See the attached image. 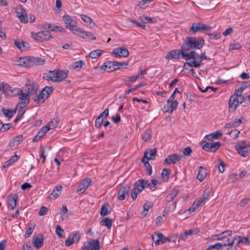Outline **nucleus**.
Listing matches in <instances>:
<instances>
[{
    "label": "nucleus",
    "instance_id": "nucleus-51",
    "mask_svg": "<svg viewBox=\"0 0 250 250\" xmlns=\"http://www.w3.org/2000/svg\"><path fill=\"white\" fill-rule=\"evenodd\" d=\"M12 126V123H7L3 124L0 129V131L1 132H4L7 130H8Z\"/></svg>",
    "mask_w": 250,
    "mask_h": 250
},
{
    "label": "nucleus",
    "instance_id": "nucleus-58",
    "mask_svg": "<svg viewBox=\"0 0 250 250\" xmlns=\"http://www.w3.org/2000/svg\"><path fill=\"white\" fill-rule=\"evenodd\" d=\"M108 213L107 209L106 207V206L105 205H103L102 207V208L101 209V212L100 214L101 216H105Z\"/></svg>",
    "mask_w": 250,
    "mask_h": 250
},
{
    "label": "nucleus",
    "instance_id": "nucleus-53",
    "mask_svg": "<svg viewBox=\"0 0 250 250\" xmlns=\"http://www.w3.org/2000/svg\"><path fill=\"white\" fill-rule=\"evenodd\" d=\"M175 55H176V50H172L171 51L168 52L167 53V54L166 56V58L168 60L175 58Z\"/></svg>",
    "mask_w": 250,
    "mask_h": 250
},
{
    "label": "nucleus",
    "instance_id": "nucleus-33",
    "mask_svg": "<svg viewBox=\"0 0 250 250\" xmlns=\"http://www.w3.org/2000/svg\"><path fill=\"white\" fill-rule=\"evenodd\" d=\"M178 192H179L177 189H174L172 190V192L171 193H170L169 194H168L166 197V200L167 202H170L172 201L177 196V195L178 194Z\"/></svg>",
    "mask_w": 250,
    "mask_h": 250
},
{
    "label": "nucleus",
    "instance_id": "nucleus-47",
    "mask_svg": "<svg viewBox=\"0 0 250 250\" xmlns=\"http://www.w3.org/2000/svg\"><path fill=\"white\" fill-rule=\"evenodd\" d=\"M56 232L59 237H62V238L64 237V230L61 228V227L60 226H57L56 227Z\"/></svg>",
    "mask_w": 250,
    "mask_h": 250
},
{
    "label": "nucleus",
    "instance_id": "nucleus-45",
    "mask_svg": "<svg viewBox=\"0 0 250 250\" xmlns=\"http://www.w3.org/2000/svg\"><path fill=\"white\" fill-rule=\"evenodd\" d=\"M86 34H87V31L83 30V29H82L80 28H78V29H76V30H75V34H77L83 38H86Z\"/></svg>",
    "mask_w": 250,
    "mask_h": 250
},
{
    "label": "nucleus",
    "instance_id": "nucleus-17",
    "mask_svg": "<svg viewBox=\"0 0 250 250\" xmlns=\"http://www.w3.org/2000/svg\"><path fill=\"white\" fill-rule=\"evenodd\" d=\"M176 55L175 59H179L181 56L182 58L185 59L186 60L188 61L191 60L190 52L189 53H186L187 50H184V49L181 48V50H175Z\"/></svg>",
    "mask_w": 250,
    "mask_h": 250
},
{
    "label": "nucleus",
    "instance_id": "nucleus-14",
    "mask_svg": "<svg viewBox=\"0 0 250 250\" xmlns=\"http://www.w3.org/2000/svg\"><path fill=\"white\" fill-rule=\"evenodd\" d=\"M91 183V179L89 178H87L81 182V184L79 185L77 192L80 194H82L84 192L85 190L89 187Z\"/></svg>",
    "mask_w": 250,
    "mask_h": 250
},
{
    "label": "nucleus",
    "instance_id": "nucleus-49",
    "mask_svg": "<svg viewBox=\"0 0 250 250\" xmlns=\"http://www.w3.org/2000/svg\"><path fill=\"white\" fill-rule=\"evenodd\" d=\"M63 20L64 21V22L66 23V24H68L71 23H75V21H73L71 17L68 15H64L62 17Z\"/></svg>",
    "mask_w": 250,
    "mask_h": 250
},
{
    "label": "nucleus",
    "instance_id": "nucleus-35",
    "mask_svg": "<svg viewBox=\"0 0 250 250\" xmlns=\"http://www.w3.org/2000/svg\"><path fill=\"white\" fill-rule=\"evenodd\" d=\"M103 52L101 49L93 50L89 53V56L92 59H96L101 55Z\"/></svg>",
    "mask_w": 250,
    "mask_h": 250
},
{
    "label": "nucleus",
    "instance_id": "nucleus-26",
    "mask_svg": "<svg viewBox=\"0 0 250 250\" xmlns=\"http://www.w3.org/2000/svg\"><path fill=\"white\" fill-rule=\"evenodd\" d=\"M14 94H17L19 96L20 101L29 100V98H28L29 95L26 91L23 92V90L20 88H16L14 89Z\"/></svg>",
    "mask_w": 250,
    "mask_h": 250
},
{
    "label": "nucleus",
    "instance_id": "nucleus-37",
    "mask_svg": "<svg viewBox=\"0 0 250 250\" xmlns=\"http://www.w3.org/2000/svg\"><path fill=\"white\" fill-rule=\"evenodd\" d=\"M112 220L108 218H105L100 222V225L103 226H106L110 229L112 226Z\"/></svg>",
    "mask_w": 250,
    "mask_h": 250
},
{
    "label": "nucleus",
    "instance_id": "nucleus-61",
    "mask_svg": "<svg viewBox=\"0 0 250 250\" xmlns=\"http://www.w3.org/2000/svg\"><path fill=\"white\" fill-rule=\"evenodd\" d=\"M150 208V206L149 204H148L147 203H146L144 205V210L142 212V213L144 215H146L147 214L148 210Z\"/></svg>",
    "mask_w": 250,
    "mask_h": 250
},
{
    "label": "nucleus",
    "instance_id": "nucleus-2",
    "mask_svg": "<svg viewBox=\"0 0 250 250\" xmlns=\"http://www.w3.org/2000/svg\"><path fill=\"white\" fill-rule=\"evenodd\" d=\"M190 58L192 60L187 62V64L191 67H198L203 65L202 60H209L210 58L206 55V52L202 53L201 55L198 54L195 51H190Z\"/></svg>",
    "mask_w": 250,
    "mask_h": 250
},
{
    "label": "nucleus",
    "instance_id": "nucleus-40",
    "mask_svg": "<svg viewBox=\"0 0 250 250\" xmlns=\"http://www.w3.org/2000/svg\"><path fill=\"white\" fill-rule=\"evenodd\" d=\"M3 85V88H2V92H8L10 91L12 93H15L14 89H12V87L7 83H5L3 82L1 83Z\"/></svg>",
    "mask_w": 250,
    "mask_h": 250
},
{
    "label": "nucleus",
    "instance_id": "nucleus-27",
    "mask_svg": "<svg viewBox=\"0 0 250 250\" xmlns=\"http://www.w3.org/2000/svg\"><path fill=\"white\" fill-rule=\"evenodd\" d=\"M199 171L197 176V179L200 181L202 182L206 177L207 172L206 169L202 166L198 167Z\"/></svg>",
    "mask_w": 250,
    "mask_h": 250
},
{
    "label": "nucleus",
    "instance_id": "nucleus-3",
    "mask_svg": "<svg viewBox=\"0 0 250 250\" xmlns=\"http://www.w3.org/2000/svg\"><path fill=\"white\" fill-rule=\"evenodd\" d=\"M53 91V88L52 86H46L42 89L38 95L33 97L32 99L36 102V104L40 105L45 101Z\"/></svg>",
    "mask_w": 250,
    "mask_h": 250
},
{
    "label": "nucleus",
    "instance_id": "nucleus-13",
    "mask_svg": "<svg viewBox=\"0 0 250 250\" xmlns=\"http://www.w3.org/2000/svg\"><path fill=\"white\" fill-rule=\"evenodd\" d=\"M68 72V70L66 71L63 70H54L49 71V73L52 74H54L55 78V81H56V82H61L66 78L67 77Z\"/></svg>",
    "mask_w": 250,
    "mask_h": 250
},
{
    "label": "nucleus",
    "instance_id": "nucleus-25",
    "mask_svg": "<svg viewBox=\"0 0 250 250\" xmlns=\"http://www.w3.org/2000/svg\"><path fill=\"white\" fill-rule=\"evenodd\" d=\"M32 242L33 244V246L37 249H39L43 246L44 242L43 238L42 236H41V237L34 236L32 238Z\"/></svg>",
    "mask_w": 250,
    "mask_h": 250
},
{
    "label": "nucleus",
    "instance_id": "nucleus-12",
    "mask_svg": "<svg viewBox=\"0 0 250 250\" xmlns=\"http://www.w3.org/2000/svg\"><path fill=\"white\" fill-rule=\"evenodd\" d=\"M38 89V84L35 82H31L30 83L26 84L23 87V90L26 91L28 95L35 94L37 93Z\"/></svg>",
    "mask_w": 250,
    "mask_h": 250
},
{
    "label": "nucleus",
    "instance_id": "nucleus-60",
    "mask_svg": "<svg viewBox=\"0 0 250 250\" xmlns=\"http://www.w3.org/2000/svg\"><path fill=\"white\" fill-rule=\"evenodd\" d=\"M158 184V181L157 180L153 179L151 183H148V185H147V188L151 189L153 187H154L157 184Z\"/></svg>",
    "mask_w": 250,
    "mask_h": 250
},
{
    "label": "nucleus",
    "instance_id": "nucleus-56",
    "mask_svg": "<svg viewBox=\"0 0 250 250\" xmlns=\"http://www.w3.org/2000/svg\"><path fill=\"white\" fill-rule=\"evenodd\" d=\"M57 125L55 124L54 122L51 120L46 125L45 127H47L48 129V131L50 129H53L57 127Z\"/></svg>",
    "mask_w": 250,
    "mask_h": 250
},
{
    "label": "nucleus",
    "instance_id": "nucleus-43",
    "mask_svg": "<svg viewBox=\"0 0 250 250\" xmlns=\"http://www.w3.org/2000/svg\"><path fill=\"white\" fill-rule=\"evenodd\" d=\"M2 111L5 117L11 118L15 115L17 110H2Z\"/></svg>",
    "mask_w": 250,
    "mask_h": 250
},
{
    "label": "nucleus",
    "instance_id": "nucleus-57",
    "mask_svg": "<svg viewBox=\"0 0 250 250\" xmlns=\"http://www.w3.org/2000/svg\"><path fill=\"white\" fill-rule=\"evenodd\" d=\"M104 120L101 117H98L95 121V126L99 128L101 127Z\"/></svg>",
    "mask_w": 250,
    "mask_h": 250
},
{
    "label": "nucleus",
    "instance_id": "nucleus-44",
    "mask_svg": "<svg viewBox=\"0 0 250 250\" xmlns=\"http://www.w3.org/2000/svg\"><path fill=\"white\" fill-rule=\"evenodd\" d=\"M23 137L22 135H20L16 137L13 140L14 146H18L23 140Z\"/></svg>",
    "mask_w": 250,
    "mask_h": 250
},
{
    "label": "nucleus",
    "instance_id": "nucleus-63",
    "mask_svg": "<svg viewBox=\"0 0 250 250\" xmlns=\"http://www.w3.org/2000/svg\"><path fill=\"white\" fill-rule=\"evenodd\" d=\"M192 152V149L189 146L186 147L183 150V153L186 156H189Z\"/></svg>",
    "mask_w": 250,
    "mask_h": 250
},
{
    "label": "nucleus",
    "instance_id": "nucleus-18",
    "mask_svg": "<svg viewBox=\"0 0 250 250\" xmlns=\"http://www.w3.org/2000/svg\"><path fill=\"white\" fill-rule=\"evenodd\" d=\"M181 159V157L176 153L172 154L168 156L164 161V164H175Z\"/></svg>",
    "mask_w": 250,
    "mask_h": 250
},
{
    "label": "nucleus",
    "instance_id": "nucleus-6",
    "mask_svg": "<svg viewBox=\"0 0 250 250\" xmlns=\"http://www.w3.org/2000/svg\"><path fill=\"white\" fill-rule=\"evenodd\" d=\"M250 146L247 142H241L235 146L236 149L239 154L244 157H247L249 155V148Z\"/></svg>",
    "mask_w": 250,
    "mask_h": 250
},
{
    "label": "nucleus",
    "instance_id": "nucleus-1",
    "mask_svg": "<svg viewBox=\"0 0 250 250\" xmlns=\"http://www.w3.org/2000/svg\"><path fill=\"white\" fill-rule=\"evenodd\" d=\"M204 44L205 41L203 37H187L185 39V43L182 45L181 48L189 51L190 50L200 49Z\"/></svg>",
    "mask_w": 250,
    "mask_h": 250
},
{
    "label": "nucleus",
    "instance_id": "nucleus-11",
    "mask_svg": "<svg viewBox=\"0 0 250 250\" xmlns=\"http://www.w3.org/2000/svg\"><path fill=\"white\" fill-rule=\"evenodd\" d=\"M115 62L117 61H109L104 62L101 67L102 69L106 70L107 72H112L119 69L118 64Z\"/></svg>",
    "mask_w": 250,
    "mask_h": 250
},
{
    "label": "nucleus",
    "instance_id": "nucleus-62",
    "mask_svg": "<svg viewBox=\"0 0 250 250\" xmlns=\"http://www.w3.org/2000/svg\"><path fill=\"white\" fill-rule=\"evenodd\" d=\"M81 18L86 23H89L90 22L92 21V19L85 15H82Z\"/></svg>",
    "mask_w": 250,
    "mask_h": 250
},
{
    "label": "nucleus",
    "instance_id": "nucleus-48",
    "mask_svg": "<svg viewBox=\"0 0 250 250\" xmlns=\"http://www.w3.org/2000/svg\"><path fill=\"white\" fill-rule=\"evenodd\" d=\"M48 131V129L47 127L43 126L38 131L37 134L42 138L46 133Z\"/></svg>",
    "mask_w": 250,
    "mask_h": 250
},
{
    "label": "nucleus",
    "instance_id": "nucleus-34",
    "mask_svg": "<svg viewBox=\"0 0 250 250\" xmlns=\"http://www.w3.org/2000/svg\"><path fill=\"white\" fill-rule=\"evenodd\" d=\"M227 245L226 243H224L223 244H221L220 243H217L214 245H209L206 250H210L211 249H216L217 250H220L222 249L223 247H227Z\"/></svg>",
    "mask_w": 250,
    "mask_h": 250
},
{
    "label": "nucleus",
    "instance_id": "nucleus-32",
    "mask_svg": "<svg viewBox=\"0 0 250 250\" xmlns=\"http://www.w3.org/2000/svg\"><path fill=\"white\" fill-rule=\"evenodd\" d=\"M152 131L150 129H147L142 135V138L145 142H147L151 139Z\"/></svg>",
    "mask_w": 250,
    "mask_h": 250
},
{
    "label": "nucleus",
    "instance_id": "nucleus-50",
    "mask_svg": "<svg viewBox=\"0 0 250 250\" xmlns=\"http://www.w3.org/2000/svg\"><path fill=\"white\" fill-rule=\"evenodd\" d=\"M238 242H240V244H244L247 246H249L250 245V241L248 237H243L240 236V239L239 240Z\"/></svg>",
    "mask_w": 250,
    "mask_h": 250
},
{
    "label": "nucleus",
    "instance_id": "nucleus-41",
    "mask_svg": "<svg viewBox=\"0 0 250 250\" xmlns=\"http://www.w3.org/2000/svg\"><path fill=\"white\" fill-rule=\"evenodd\" d=\"M244 91L243 88L242 87H239L238 89H236L234 92V95L237 96L240 98V103H242V102L244 100V97L242 96L241 93Z\"/></svg>",
    "mask_w": 250,
    "mask_h": 250
},
{
    "label": "nucleus",
    "instance_id": "nucleus-4",
    "mask_svg": "<svg viewBox=\"0 0 250 250\" xmlns=\"http://www.w3.org/2000/svg\"><path fill=\"white\" fill-rule=\"evenodd\" d=\"M212 29V27L201 22H194L189 29L191 35H195L197 32H204Z\"/></svg>",
    "mask_w": 250,
    "mask_h": 250
},
{
    "label": "nucleus",
    "instance_id": "nucleus-16",
    "mask_svg": "<svg viewBox=\"0 0 250 250\" xmlns=\"http://www.w3.org/2000/svg\"><path fill=\"white\" fill-rule=\"evenodd\" d=\"M156 149H148L145 152L144 156L142 159V162L147 161L150 160H154L156 157Z\"/></svg>",
    "mask_w": 250,
    "mask_h": 250
},
{
    "label": "nucleus",
    "instance_id": "nucleus-30",
    "mask_svg": "<svg viewBox=\"0 0 250 250\" xmlns=\"http://www.w3.org/2000/svg\"><path fill=\"white\" fill-rule=\"evenodd\" d=\"M222 133L221 131H217L216 132L211 133L208 135H206L205 138L208 140L211 139H218L222 135Z\"/></svg>",
    "mask_w": 250,
    "mask_h": 250
},
{
    "label": "nucleus",
    "instance_id": "nucleus-22",
    "mask_svg": "<svg viewBox=\"0 0 250 250\" xmlns=\"http://www.w3.org/2000/svg\"><path fill=\"white\" fill-rule=\"evenodd\" d=\"M29 62L30 63L29 65L31 66L33 65H43L45 63V60L40 57H30Z\"/></svg>",
    "mask_w": 250,
    "mask_h": 250
},
{
    "label": "nucleus",
    "instance_id": "nucleus-29",
    "mask_svg": "<svg viewBox=\"0 0 250 250\" xmlns=\"http://www.w3.org/2000/svg\"><path fill=\"white\" fill-rule=\"evenodd\" d=\"M18 65L23 67H30V64L29 58H20L18 60Z\"/></svg>",
    "mask_w": 250,
    "mask_h": 250
},
{
    "label": "nucleus",
    "instance_id": "nucleus-59",
    "mask_svg": "<svg viewBox=\"0 0 250 250\" xmlns=\"http://www.w3.org/2000/svg\"><path fill=\"white\" fill-rule=\"evenodd\" d=\"M34 229V228H30L29 227L28 229H27L25 233L24 236L25 238H28L30 236V235L32 234V233L33 232Z\"/></svg>",
    "mask_w": 250,
    "mask_h": 250
},
{
    "label": "nucleus",
    "instance_id": "nucleus-38",
    "mask_svg": "<svg viewBox=\"0 0 250 250\" xmlns=\"http://www.w3.org/2000/svg\"><path fill=\"white\" fill-rule=\"evenodd\" d=\"M84 64L85 63L84 61L80 60L78 62H74L72 64V67L74 69L80 70Z\"/></svg>",
    "mask_w": 250,
    "mask_h": 250
},
{
    "label": "nucleus",
    "instance_id": "nucleus-64",
    "mask_svg": "<svg viewBox=\"0 0 250 250\" xmlns=\"http://www.w3.org/2000/svg\"><path fill=\"white\" fill-rule=\"evenodd\" d=\"M19 159V156L17 155H14L11 157V159L8 161L10 164H13L16 162H17Z\"/></svg>",
    "mask_w": 250,
    "mask_h": 250
},
{
    "label": "nucleus",
    "instance_id": "nucleus-21",
    "mask_svg": "<svg viewBox=\"0 0 250 250\" xmlns=\"http://www.w3.org/2000/svg\"><path fill=\"white\" fill-rule=\"evenodd\" d=\"M241 103H240V98L237 96L233 95L231 96L229 99V107L234 108L235 109L237 105Z\"/></svg>",
    "mask_w": 250,
    "mask_h": 250
},
{
    "label": "nucleus",
    "instance_id": "nucleus-36",
    "mask_svg": "<svg viewBox=\"0 0 250 250\" xmlns=\"http://www.w3.org/2000/svg\"><path fill=\"white\" fill-rule=\"evenodd\" d=\"M29 103V100L20 101L14 109H22Z\"/></svg>",
    "mask_w": 250,
    "mask_h": 250
},
{
    "label": "nucleus",
    "instance_id": "nucleus-31",
    "mask_svg": "<svg viewBox=\"0 0 250 250\" xmlns=\"http://www.w3.org/2000/svg\"><path fill=\"white\" fill-rule=\"evenodd\" d=\"M144 179H141L138 180L135 184V188H134L135 190H137L138 192H141L145 188L144 185Z\"/></svg>",
    "mask_w": 250,
    "mask_h": 250
},
{
    "label": "nucleus",
    "instance_id": "nucleus-7",
    "mask_svg": "<svg viewBox=\"0 0 250 250\" xmlns=\"http://www.w3.org/2000/svg\"><path fill=\"white\" fill-rule=\"evenodd\" d=\"M202 148L207 151L215 152L220 146L221 143L219 142L216 143H208L206 141L202 142Z\"/></svg>",
    "mask_w": 250,
    "mask_h": 250
},
{
    "label": "nucleus",
    "instance_id": "nucleus-24",
    "mask_svg": "<svg viewBox=\"0 0 250 250\" xmlns=\"http://www.w3.org/2000/svg\"><path fill=\"white\" fill-rule=\"evenodd\" d=\"M17 16L20 18L21 22L26 23L28 22V17L25 10L21 6V12H17Z\"/></svg>",
    "mask_w": 250,
    "mask_h": 250
},
{
    "label": "nucleus",
    "instance_id": "nucleus-55",
    "mask_svg": "<svg viewBox=\"0 0 250 250\" xmlns=\"http://www.w3.org/2000/svg\"><path fill=\"white\" fill-rule=\"evenodd\" d=\"M75 23H71L66 25V27L68 28L70 30H71L74 34L75 33L76 29H78V28L75 26Z\"/></svg>",
    "mask_w": 250,
    "mask_h": 250
},
{
    "label": "nucleus",
    "instance_id": "nucleus-19",
    "mask_svg": "<svg viewBox=\"0 0 250 250\" xmlns=\"http://www.w3.org/2000/svg\"><path fill=\"white\" fill-rule=\"evenodd\" d=\"M113 53L115 54L116 57H126L129 55V52L127 48L119 47L115 48L113 51Z\"/></svg>",
    "mask_w": 250,
    "mask_h": 250
},
{
    "label": "nucleus",
    "instance_id": "nucleus-20",
    "mask_svg": "<svg viewBox=\"0 0 250 250\" xmlns=\"http://www.w3.org/2000/svg\"><path fill=\"white\" fill-rule=\"evenodd\" d=\"M14 44L21 51H26L30 47L29 43L21 40H15Z\"/></svg>",
    "mask_w": 250,
    "mask_h": 250
},
{
    "label": "nucleus",
    "instance_id": "nucleus-42",
    "mask_svg": "<svg viewBox=\"0 0 250 250\" xmlns=\"http://www.w3.org/2000/svg\"><path fill=\"white\" fill-rule=\"evenodd\" d=\"M143 163L145 164L146 174L148 175H150L152 172V167L150 164L148 162L146 161H144Z\"/></svg>",
    "mask_w": 250,
    "mask_h": 250
},
{
    "label": "nucleus",
    "instance_id": "nucleus-39",
    "mask_svg": "<svg viewBox=\"0 0 250 250\" xmlns=\"http://www.w3.org/2000/svg\"><path fill=\"white\" fill-rule=\"evenodd\" d=\"M170 170L168 169H164L162 172V176L164 181H167L170 175Z\"/></svg>",
    "mask_w": 250,
    "mask_h": 250
},
{
    "label": "nucleus",
    "instance_id": "nucleus-52",
    "mask_svg": "<svg viewBox=\"0 0 250 250\" xmlns=\"http://www.w3.org/2000/svg\"><path fill=\"white\" fill-rule=\"evenodd\" d=\"M242 47L241 45L239 42L231 43L229 45V49L230 50L239 49Z\"/></svg>",
    "mask_w": 250,
    "mask_h": 250
},
{
    "label": "nucleus",
    "instance_id": "nucleus-54",
    "mask_svg": "<svg viewBox=\"0 0 250 250\" xmlns=\"http://www.w3.org/2000/svg\"><path fill=\"white\" fill-rule=\"evenodd\" d=\"M48 210V209L46 207L42 206L39 211L38 214L40 216H43L47 213Z\"/></svg>",
    "mask_w": 250,
    "mask_h": 250
},
{
    "label": "nucleus",
    "instance_id": "nucleus-28",
    "mask_svg": "<svg viewBox=\"0 0 250 250\" xmlns=\"http://www.w3.org/2000/svg\"><path fill=\"white\" fill-rule=\"evenodd\" d=\"M62 190V187L61 185H58L55 187L53 189L52 193L49 195V198L52 199L53 198L54 199L58 197L61 193Z\"/></svg>",
    "mask_w": 250,
    "mask_h": 250
},
{
    "label": "nucleus",
    "instance_id": "nucleus-15",
    "mask_svg": "<svg viewBox=\"0 0 250 250\" xmlns=\"http://www.w3.org/2000/svg\"><path fill=\"white\" fill-rule=\"evenodd\" d=\"M130 190V187L127 185L122 187L118 191V199L121 201L125 200L126 195L129 194Z\"/></svg>",
    "mask_w": 250,
    "mask_h": 250
},
{
    "label": "nucleus",
    "instance_id": "nucleus-23",
    "mask_svg": "<svg viewBox=\"0 0 250 250\" xmlns=\"http://www.w3.org/2000/svg\"><path fill=\"white\" fill-rule=\"evenodd\" d=\"M18 196L16 194L11 195L7 197L8 206L9 208L13 209L17 204Z\"/></svg>",
    "mask_w": 250,
    "mask_h": 250
},
{
    "label": "nucleus",
    "instance_id": "nucleus-10",
    "mask_svg": "<svg viewBox=\"0 0 250 250\" xmlns=\"http://www.w3.org/2000/svg\"><path fill=\"white\" fill-rule=\"evenodd\" d=\"M152 239L155 245H162L167 241H170V240L166 237L162 233H155L152 236Z\"/></svg>",
    "mask_w": 250,
    "mask_h": 250
},
{
    "label": "nucleus",
    "instance_id": "nucleus-9",
    "mask_svg": "<svg viewBox=\"0 0 250 250\" xmlns=\"http://www.w3.org/2000/svg\"><path fill=\"white\" fill-rule=\"evenodd\" d=\"M80 237V233L78 231L71 233L65 242V245L68 247L75 242H79Z\"/></svg>",
    "mask_w": 250,
    "mask_h": 250
},
{
    "label": "nucleus",
    "instance_id": "nucleus-8",
    "mask_svg": "<svg viewBox=\"0 0 250 250\" xmlns=\"http://www.w3.org/2000/svg\"><path fill=\"white\" fill-rule=\"evenodd\" d=\"M82 250H99L100 242L98 239H94L87 243H84Z\"/></svg>",
    "mask_w": 250,
    "mask_h": 250
},
{
    "label": "nucleus",
    "instance_id": "nucleus-46",
    "mask_svg": "<svg viewBox=\"0 0 250 250\" xmlns=\"http://www.w3.org/2000/svg\"><path fill=\"white\" fill-rule=\"evenodd\" d=\"M240 236H237L232 241H231L230 243L226 244V245H227V246H231V247H236L240 244V242H238Z\"/></svg>",
    "mask_w": 250,
    "mask_h": 250
},
{
    "label": "nucleus",
    "instance_id": "nucleus-5",
    "mask_svg": "<svg viewBox=\"0 0 250 250\" xmlns=\"http://www.w3.org/2000/svg\"><path fill=\"white\" fill-rule=\"evenodd\" d=\"M32 37L39 42L46 41L52 38L48 31H41L38 33L32 32Z\"/></svg>",
    "mask_w": 250,
    "mask_h": 250
}]
</instances>
